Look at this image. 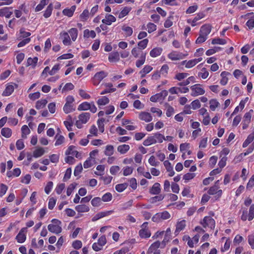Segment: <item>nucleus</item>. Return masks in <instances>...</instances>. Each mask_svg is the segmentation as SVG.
I'll return each mask as SVG.
<instances>
[{"mask_svg":"<svg viewBox=\"0 0 254 254\" xmlns=\"http://www.w3.org/2000/svg\"><path fill=\"white\" fill-rule=\"evenodd\" d=\"M75 148V146L73 145H71L68 147L67 149L66 150L65 152L66 155H74L76 158H78L79 156V155L78 154V152L77 151H74V152H71V150Z\"/></svg>","mask_w":254,"mask_h":254,"instance_id":"37998d69","label":"nucleus"},{"mask_svg":"<svg viewBox=\"0 0 254 254\" xmlns=\"http://www.w3.org/2000/svg\"><path fill=\"white\" fill-rule=\"evenodd\" d=\"M140 238L146 239L149 238L151 236L150 231L148 228V222H144L141 226V229L138 232Z\"/></svg>","mask_w":254,"mask_h":254,"instance_id":"f03ea898","label":"nucleus"},{"mask_svg":"<svg viewBox=\"0 0 254 254\" xmlns=\"http://www.w3.org/2000/svg\"><path fill=\"white\" fill-rule=\"evenodd\" d=\"M75 9V6H72L70 8H65L63 10V13L66 16L71 17L73 15V12Z\"/></svg>","mask_w":254,"mask_h":254,"instance_id":"cd10ccee","label":"nucleus"},{"mask_svg":"<svg viewBox=\"0 0 254 254\" xmlns=\"http://www.w3.org/2000/svg\"><path fill=\"white\" fill-rule=\"evenodd\" d=\"M112 194L110 192H107L103 195L101 200L104 202H108L112 200Z\"/></svg>","mask_w":254,"mask_h":254,"instance_id":"5fc2aeb1","label":"nucleus"},{"mask_svg":"<svg viewBox=\"0 0 254 254\" xmlns=\"http://www.w3.org/2000/svg\"><path fill=\"white\" fill-rule=\"evenodd\" d=\"M53 9V4L52 3H50L47 7L46 10L45 11V12L44 13V16L45 18H48L52 14V11Z\"/></svg>","mask_w":254,"mask_h":254,"instance_id":"58836bf2","label":"nucleus"},{"mask_svg":"<svg viewBox=\"0 0 254 254\" xmlns=\"http://www.w3.org/2000/svg\"><path fill=\"white\" fill-rule=\"evenodd\" d=\"M164 197H165V196L163 194H159L158 195H156L155 196L152 197L150 199V202L151 203H155L157 201H160L164 199Z\"/></svg>","mask_w":254,"mask_h":254,"instance_id":"79ce46f5","label":"nucleus"},{"mask_svg":"<svg viewBox=\"0 0 254 254\" xmlns=\"http://www.w3.org/2000/svg\"><path fill=\"white\" fill-rule=\"evenodd\" d=\"M75 210L78 212H87L89 211V208L86 205H78L75 207Z\"/></svg>","mask_w":254,"mask_h":254,"instance_id":"c756f323","label":"nucleus"},{"mask_svg":"<svg viewBox=\"0 0 254 254\" xmlns=\"http://www.w3.org/2000/svg\"><path fill=\"white\" fill-rule=\"evenodd\" d=\"M254 139V128L253 132L249 135L247 138L244 142L243 144V147L245 148L247 147L250 143H251Z\"/></svg>","mask_w":254,"mask_h":254,"instance_id":"b1692460","label":"nucleus"},{"mask_svg":"<svg viewBox=\"0 0 254 254\" xmlns=\"http://www.w3.org/2000/svg\"><path fill=\"white\" fill-rule=\"evenodd\" d=\"M83 36L85 38L91 37L94 38L96 36V33L93 30L90 31L88 29H86L84 31Z\"/></svg>","mask_w":254,"mask_h":254,"instance_id":"e433bc0d","label":"nucleus"},{"mask_svg":"<svg viewBox=\"0 0 254 254\" xmlns=\"http://www.w3.org/2000/svg\"><path fill=\"white\" fill-rule=\"evenodd\" d=\"M55 139H56L55 144L56 146H58L62 144L64 140V137L63 135H58V134L56 135Z\"/></svg>","mask_w":254,"mask_h":254,"instance_id":"8fccbe9b","label":"nucleus"},{"mask_svg":"<svg viewBox=\"0 0 254 254\" xmlns=\"http://www.w3.org/2000/svg\"><path fill=\"white\" fill-rule=\"evenodd\" d=\"M101 198L99 197H94L91 200V204L93 206L97 207L101 205Z\"/></svg>","mask_w":254,"mask_h":254,"instance_id":"052dcab7","label":"nucleus"},{"mask_svg":"<svg viewBox=\"0 0 254 254\" xmlns=\"http://www.w3.org/2000/svg\"><path fill=\"white\" fill-rule=\"evenodd\" d=\"M157 143V139L154 138V135L148 136L144 140L143 144L144 146H149L152 144Z\"/></svg>","mask_w":254,"mask_h":254,"instance_id":"4be33fe9","label":"nucleus"},{"mask_svg":"<svg viewBox=\"0 0 254 254\" xmlns=\"http://www.w3.org/2000/svg\"><path fill=\"white\" fill-rule=\"evenodd\" d=\"M164 165L166 168V170L169 172V176L170 177L173 176L175 174V172L173 170V168L171 163L169 161L166 160L164 162Z\"/></svg>","mask_w":254,"mask_h":254,"instance_id":"f3484780","label":"nucleus"},{"mask_svg":"<svg viewBox=\"0 0 254 254\" xmlns=\"http://www.w3.org/2000/svg\"><path fill=\"white\" fill-rule=\"evenodd\" d=\"M210 108L214 111L217 107L220 105L219 103L216 99H211L209 101Z\"/></svg>","mask_w":254,"mask_h":254,"instance_id":"a19ab883","label":"nucleus"},{"mask_svg":"<svg viewBox=\"0 0 254 254\" xmlns=\"http://www.w3.org/2000/svg\"><path fill=\"white\" fill-rule=\"evenodd\" d=\"M38 62L37 57L31 58H29L27 61V66L32 65L33 67H35Z\"/></svg>","mask_w":254,"mask_h":254,"instance_id":"a18cd8bd","label":"nucleus"},{"mask_svg":"<svg viewBox=\"0 0 254 254\" xmlns=\"http://www.w3.org/2000/svg\"><path fill=\"white\" fill-rule=\"evenodd\" d=\"M114 152V148L113 145H108L106 146L104 154L106 156H110L113 154Z\"/></svg>","mask_w":254,"mask_h":254,"instance_id":"473e14b6","label":"nucleus"},{"mask_svg":"<svg viewBox=\"0 0 254 254\" xmlns=\"http://www.w3.org/2000/svg\"><path fill=\"white\" fill-rule=\"evenodd\" d=\"M11 8V7H5L0 9V16H5L7 18H9L12 14V12L10 11V9Z\"/></svg>","mask_w":254,"mask_h":254,"instance_id":"9b49d317","label":"nucleus"},{"mask_svg":"<svg viewBox=\"0 0 254 254\" xmlns=\"http://www.w3.org/2000/svg\"><path fill=\"white\" fill-rule=\"evenodd\" d=\"M116 18L111 14H106L105 18L102 19V22L106 25H110L112 22L116 21Z\"/></svg>","mask_w":254,"mask_h":254,"instance_id":"dca6fc26","label":"nucleus"},{"mask_svg":"<svg viewBox=\"0 0 254 254\" xmlns=\"http://www.w3.org/2000/svg\"><path fill=\"white\" fill-rule=\"evenodd\" d=\"M89 12L87 9L83 10V12L80 15V18L82 21H86L89 17Z\"/></svg>","mask_w":254,"mask_h":254,"instance_id":"e2e57ef3","label":"nucleus"},{"mask_svg":"<svg viewBox=\"0 0 254 254\" xmlns=\"http://www.w3.org/2000/svg\"><path fill=\"white\" fill-rule=\"evenodd\" d=\"M148 43V40L147 39H144L142 41H140L138 43V46L139 47L138 48L141 49H144L146 48L147 44Z\"/></svg>","mask_w":254,"mask_h":254,"instance_id":"bf43d9fd","label":"nucleus"},{"mask_svg":"<svg viewBox=\"0 0 254 254\" xmlns=\"http://www.w3.org/2000/svg\"><path fill=\"white\" fill-rule=\"evenodd\" d=\"M153 135L154 138L157 139V142L162 143L165 139V136L159 132L154 133Z\"/></svg>","mask_w":254,"mask_h":254,"instance_id":"6e6d98bb","label":"nucleus"},{"mask_svg":"<svg viewBox=\"0 0 254 254\" xmlns=\"http://www.w3.org/2000/svg\"><path fill=\"white\" fill-rule=\"evenodd\" d=\"M254 217V204L251 205L249 209V213L248 216L249 221H251Z\"/></svg>","mask_w":254,"mask_h":254,"instance_id":"774afa93","label":"nucleus"},{"mask_svg":"<svg viewBox=\"0 0 254 254\" xmlns=\"http://www.w3.org/2000/svg\"><path fill=\"white\" fill-rule=\"evenodd\" d=\"M63 43L64 45H70L71 44L69 34L67 32H64L61 34Z\"/></svg>","mask_w":254,"mask_h":254,"instance_id":"2eb2a0df","label":"nucleus"},{"mask_svg":"<svg viewBox=\"0 0 254 254\" xmlns=\"http://www.w3.org/2000/svg\"><path fill=\"white\" fill-rule=\"evenodd\" d=\"M90 114L89 113H83L78 116V120L76 122V127L80 128L82 127L83 124H86L89 120Z\"/></svg>","mask_w":254,"mask_h":254,"instance_id":"7ed1b4c3","label":"nucleus"},{"mask_svg":"<svg viewBox=\"0 0 254 254\" xmlns=\"http://www.w3.org/2000/svg\"><path fill=\"white\" fill-rule=\"evenodd\" d=\"M74 85L71 83H66L62 89V92L64 93L67 91L72 90L74 88Z\"/></svg>","mask_w":254,"mask_h":254,"instance_id":"09e8293b","label":"nucleus"},{"mask_svg":"<svg viewBox=\"0 0 254 254\" xmlns=\"http://www.w3.org/2000/svg\"><path fill=\"white\" fill-rule=\"evenodd\" d=\"M162 49L161 48H155L153 49L150 52V55L153 58H155L161 55Z\"/></svg>","mask_w":254,"mask_h":254,"instance_id":"bb28decb","label":"nucleus"},{"mask_svg":"<svg viewBox=\"0 0 254 254\" xmlns=\"http://www.w3.org/2000/svg\"><path fill=\"white\" fill-rule=\"evenodd\" d=\"M47 4V0H41L40 3L35 8V11L41 10Z\"/></svg>","mask_w":254,"mask_h":254,"instance_id":"864d4df0","label":"nucleus"},{"mask_svg":"<svg viewBox=\"0 0 254 254\" xmlns=\"http://www.w3.org/2000/svg\"><path fill=\"white\" fill-rule=\"evenodd\" d=\"M194 77L192 76L189 77L187 80L183 82H179L178 83V85L180 86H186L190 84V81H194Z\"/></svg>","mask_w":254,"mask_h":254,"instance_id":"de8ad7c7","label":"nucleus"},{"mask_svg":"<svg viewBox=\"0 0 254 254\" xmlns=\"http://www.w3.org/2000/svg\"><path fill=\"white\" fill-rule=\"evenodd\" d=\"M212 44H220V45H224L226 44V41L225 39H221V38H215L212 40Z\"/></svg>","mask_w":254,"mask_h":254,"instance_id":"680f3d73","label":"nucleus"},{"mask_svg":"<svg viewBox=\"0 0 254 254\" xmlns=\"http://www.w3.org/2000/svg\"><path fill=\"white\" fill-rule=\"evenodd\" d=\"M45 153V151L44 149L42 147H39L37 149H36L34 152H33V156L35 158H38L41 156H42Z\"/></svg>","mask_w":254,"mask_h":254,"instance_id":"ea45409f","label":"nucleus"},{"mask_svg":"<svg viewBox=\"0 0 254 254\" xmlns=\"http://www.w3.org/2000/svg\"><path fill=\"white\" fill-rule=\"evenodd\" d=\"M211 30V27L209 24H205L202 25L200 29L199 33L207 37V36L210 33Z\"/></svg>","mask_w":254,"mask_h":254,"instance_id":"4468645a","label":"nucleus"},{"mask_svg":"<svg viewBox=\"0 0 254 254\" xmlns=\"http://www.w3.org/2000/svg\"><path fill=\"white\" fill-rule=\"evenodd\" d=\"M123 175L127 176L130 175L133 170V168L131 167L127 166L123 168Z\"/></svg>","mask_w":254,"mask_h":254,"instance_id":"4d7b16f0","label":"nucleus"},{"mask_svg":"<svg viewBox=\"0 0 254 254\" xmlns=\"http://www.w3.org/2000/svg\"><path fill=\"white\" fill-rule=\"evenodd\" d=\"M149 163L152 166H158L159 164V162L156 160L155 157L154 156H151L149 160H148Z\"/></svg>","mask_w":254,"mask_h":254,"instance_id":"0e129e2a","label":"nucleus"},{"mask_svg":"<svg viewBox=\"0 0 254 254\" xmlns=\"http://www.w3.org/2000/svg\"><path fill=\"white\" fill-rule=\"evenodd\" d=\"M108 73L104 71L97 72L92 79V82L94 85H98L100 81L107 76Z\"/></svg>","mask_w":254,"mask_h":254,"instance_id":"423d86ee","label":"nucleus"},{"mask_svg":"<svg viewBox=\"0 0 254 254\" xmlns=\"http://www.w3.org/2000/svg\"><path fill=\"white\" fill-rule=\"evenodd\" d=\"M14 87H17L16 84H12L7 85L5 90L3 92L2 95L3 96H8L10 95L13 92Z\"/></svg>","mask_w":254,"mask_h":254,"instance_id":"9d476101","label":"nucleus"},{"mask_svg":"<svg viewBox=\"0 0 254 254\" xmlns=\"http://www.w3.org/2000/svg\"><path fill=\"white\" fill-rule=\"evenodd\" d=\"M122 30L126 32V35L127 37L130 36L132 34V29L129 26H124L122 27Z\"/></svg>","mask_w":254,"mask_h":254,"instance_id":"603ef678","label":"nucleus"},{"mask_svg":"<svg viewBox=\"0 0 254 254\" xmlns=\"http://www.w3.org/2000/svg\"><path fill=\"white\" fill-rule=\"evenodd\" d=\"M90 103L84 102L80 104L78 107V111H86L90 108Z\"/></svg>","mask_w":254,"mask_h":254,"instance_id":"7c9ffc66","label":"nucleus"},{"mask_svg":"<svg viewBox=\"0 0 254 254\" xmlns=\"http://www.w3.org/2000/svg\"><path fill=\"white\" fill-rule=\"evenodd\" d=\"M131 10L130 7H125L119 15V18H122L127 15Z\"/></svg>","mask_w":254,"mask_h":254,"instance_id":"49530a36","label":"nucleus"},{"mask_svg":"<svg viewBox=\"0 0 254 254\" xmlns=\"http://www.w3.org/2000/svg\"><path fill=\"white\" fill-rule=\"evenodd\" d=\"M1 134L4 137L9 138L12 135V130L8 127H4L1 129Z\"/></svg>","mask_w":254,"mask_h":254,"instance_id":"393cba45","label":"nucleus"},{"mask_svg":"<svg viewBox=\"0 0 254 254\" xmlns=\"http://www.w3.org/2000/svg\"><path fill=\"white\" fill-rule=\"evenodd\" d=\"M253 112V110H251L249 112L246 113L244 117L243 121L246 123H250L252 117V113Z\"/></svg>","mask_w":254,"mask_h":254,"instance_id":"69168bd1","label":"nucleus"},{"mask_svg":"<svg viewBox=\"0 0 254 254\" xmlns=\"http://www.w3.org/2000/svg\"><path fill=\"white\" fill-rule=\"evenodd\" d=\"M186 227V221L185 220H181L178 222L176 225V229L175 233L176 235L183 230Z\"/></svg>","mask_w":254,"mask_h":254,"instance_id":"6ab92c4d","label":"nucleus"},{"mask_svg":"<svg viewBox=\"0 0 254 254\" xmlns=\"http://www.w3.org/2000/svg\"><path fill=\"white\" fill-rule=\"evenodd\" d=\"M48 101L46 99H41L36 102L35 107L37 109L39 110L43 108L47 104Z\"/></svg>","mask_w":254,"mask_h":254,"instance_id":"f704fd0d","label":"nucleus"},{"mask_svg":"<svg viewBox=\"0 0 254 254\" xmlns=\"http://www.w3.org/2000/svg\"><path fill=\"white\" fill-rule=\"evenodd\" d=\"M105 121V119L104 118H101L99 119L97 121V124L98 126L99 129L100 131L103 133L104 131V122Z\"/></svg>","mask_w":254,"mask_h":254,"instance_id":"3c124183","label":"nucleus"},{"mask_svg":"<svg viewBox=\"0 0 254 254\" xmlns=\"http://www.w3.org/2000/svg\"><path fill=\"white\" fill-rule=\"evenodd\" d=\"M27 232V228H22L19 232L18 233V235L16 237V239L17 241V242L19 243H22L24 242V241L26 240V235L25 233Z\"/></svg>","mask_w":254,"mask_h":254,"instance_id":"1a4fd4ad","label":"nucleus"},{"mask_svg":"<svg viewBox=\"0 0 254 254\" xmlns=\"http://www.w3.org/2000/svg\"><path fill=\"white\" fill-rule=\"evenodd\" d=\"M127 187V184L126 183L120 184L116 186V190L118 192H122Z\"/></svg>","mask_w":254,"mask_h":254,"instance_id":"13d9d810","label":"nucleus"},{"mask_svg":"<svg viewBox=\"0 0 254 254\" xmlns=\"http://www.w3.org/2000/svg\"><path fill=\"white\" fill-rule=\"evenodd\" d=\"M152 70V67L150 65H145L143 68L140 71L141 77H143L145 75Z\"/></svg>","mask_w":254,"mask_h":254,"instance_id":"4c0bfd02","label":"nucleus"},{"mask_svg":"<svg viewBox=\"0 0 254 254\" xmlns=\"http://www.w3.org/2000/svg\"><path fill=\"white\" fill-rule=\"evenodd\" d=\"M209 75V72L204 67L201 69V72L198 73V76H200L203 79L206 78Z\"/></svg>","mask_w":254,"mask_h":254,"instance_id":"338daca9","label":"nucleus"},{"mask_svg":"<svg viewBox=\"0 0 254 254\" xmlns=\"http://www.w3.org/2000/svg\"><path fill=\"white\" fill-rule=\"evenodd\" d=\"M63 110L65 114H68L75 110L73 104H65L63 107Z\"/></svg>","mask_w":254,"mask_h":254,"instance_id":"72a5a7b5","label":"nucleus"},{"mask_svg":"<svg viewBox=\"0 0 254 254\" xmlns=\"http://www.w3.org/2000/svg\"><path fill=\"white\" fill-rule=\"evenodd\" d=\"M22 137L23 138H26V135L29 134L30 130L26 125H24L21 127Z\"/></svg>","mask_w":254,"mask_h":254,"instance_id":"c03bdc74","label":"nucleus"},{"mask_svg":"<svg viewBox=\"0 0 254 254\" xmlns=\"http://www.w3.org/2000/svg\"><path fill=\"white\" fill-rule=\"evenodd\" d=\"M68 33H69L70 34L71 39L73 41H75V40L77 38V35H78L77 29L75 28H71L70 29H69L68 30Z\"/></svg>","mask_w":254,"mask_h":254,"instance_id":"c9c22d12","label":"nucleus"},{"mask_svg":"<svg viewBox=\"0 0 254 254\" xmlns=\"http://www.w3.org/2000/svg\"><path fill=\"white\" fill-rule=\"evenodd\" d=\"M188 55L187 53L183 54L177 51H173L168 55V57L172 61H177L184 59Z\"/></svg>","mask_w":254,"mask_h":254,"instance_id":"0eeeda50","label":"nucleus"},{"mask_svg":"<svg viewBox=\"0 0 254 254\" xmlns=\"http://www.w3.org/2000/svg\"><path fill=\"white\" fill-rule=\"evenodd\" d=\"M218 187L217 185H215L213 187H211L208 191V193L210 195H213L217 193L219 196H221L222 194V190H218Z\"/></svg>","mask_w":254,"mask_h":254,"instance_id":"a211bd4d","label":"nucleus"},{"mask_svg":"<svg viewBox=\"0 0 254 254\" xmlns=\"http://www.w3.org/2000/svg\"><path fill=\"white\" fill-rule=\"evenodd\" d=\"M201 86L202 85L200 84H196L190 86V90L191 91V95L195 97L203 95L205 91Z\"/></svg>","mask_w":254,"mask_h":254,"instance_id":"39448f33","label":"nucleus"},{"mask_svg":"<svg viewBox=\"0 0 254 254\" xmlns=\"http://www.w3.org/2000/svg\"><path fill=\"white\" fill-rule=\"evenodd\" d=\"M146 53H142L140 55V59L136 61L135 65L137 67H140L144 64L145 61Z\"/></svg>","mask_w":254,"mask_h":254,"instance_id":"c85d7f7f","label":"nucleus"},{"mask_svg":"<svg viewBox=\"0 0 254 254\" xmlns=\"http://www.w3.org/2000/svg\"><path fill=\"white\" fill-rule=\"evenodd\" d=\"M110 62H116L120 60V55L118 52L111 53L108 58Z\"/></svg>","mask_w":254,"mask_h":254,"instance_id":"412c9836","label":"nucleus"},{"mask_svg":"<svg viewBox=\"0 0 254 254\" xmlns=\"http://www.w3.org/2000/svg\"><path fill=\"white\" fill-rule=\"evenodd\" d=\"M230 75V73L227 71H223L221 73V76L222 77L221 80H220V83L222 85H226L228 81V78L227 77V75Z\"/></svg>","mask_w":254,"mask_h":254,"instance_id":"5701e85b","label":"nucleus"},{"mask_svg":"<svg viewBox=\"0 0 254 254\" xmlns=\"http://www.w3.org/2000/svg\"><path fill=\"white\" fill-rule=\"evenodd\" d=\"M130 148V147L127 144H123L118 146L117 148V150L121 154H124L127 152Z\"/></svg>","mask_w":254,"mask_h":254,"instance_id":"a878e982","label":"nucleus"},{"mask_svg":"<svg viewBox=\"0 0 254 254\" xmlns=\"http://www.w3.org/2000/svg\"><path fill=\"white\" fill-rule=\"evenodd\" d=\"M109 99L106 96H103L98 100L97 103L99 106H104L109 103Z\"/></svg>","mask_w":254,"mask_h":254,"instance_id":"2f4dec72","label":"nucleus"},{"mask_svg":"<svg viewBox=\"0 0 254 254\" xmlns=\"http://www.w3.org/2000/svg\"><path fill=\"white\" fill-rule=\"evenodd\" d=\"M168 95V91L167 90H163L160 93L152 96L150 100L151 102H156L157 101L163 100Z\"/></svg>","mask_w":254,"mask_h":254,"instance_id":"6e6552de","label":"nucleus"},{"mask_svg":"<svg viewBox=\"0 0 254 254\" xmlns=\"http://www.w3.org/2000/svg\"><path fill=\"white\" fill-rule=\"evenodd\" d=\"M161 243L159 241H156L154 243H153L149 248L147 254H152L153 251H156V250L159 248L160 246Z\"/></svg>","mask_w":254,"mask_h":254,"instance_id":"aec40b11","label":"nucleus"},{"mask_svg":"<svg viewBox=\"0 0 254 254\" xmlns=\"http://www.w3.org/2000/svg\"><path fill=\"white\" fill-rule=\"evenodd\" d=\"M200 223L204 228L208 227L211 230L214 229L215 226V221L210 216L204 217Z\"/></svg>","mask_w":254,"mask_h":254,"instance_id":"20e7f679","label":"nucleus"},{"mask_svg":"<svg viewBox=\"0 0 254 254\" xmlns=\"http://www.w3.org/2000/svg\"><path fill=\"white\" fill-rule=\"evenodd\" d=\"M139 118L140 120L146 122H149L152 120L151 114L146 112H141L139 115Z\"/></svg>","mask_w":254,"mask_h":254,"instance_id":"ddd939ff","label":"nucleus"},{"mask_svg":"<svg viewBox=\"0 0 254 254\" xmlns=\"http://www.w3.org/2000/svg\"><path fill=\"white\" fill-rule=\"evenodd\" d=\"M52 223L48 226L49 231L57 234L61 233L62 231V222L58 219H54L52 220Z\"/></svg>","mask_w":254,"mask_h":254,"instance_id":"f257e3e1","label":"nucleus"},{"mask_svg":"<svg viewBox=\"0 0 254 254\" xmlns=\"http://www.w3.org/2000/svg\"><path fill=\"white\" fill-rule=\"evenodd\" d=\"M160 184L155 183L149 190V192L152 195H158L161 192Z\"/></svg>","mask_w":254,"mask_h":254,"instance_id":"f8f14e48","label":"nucleus"}]
</instances>
